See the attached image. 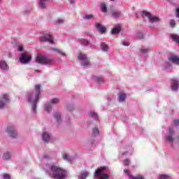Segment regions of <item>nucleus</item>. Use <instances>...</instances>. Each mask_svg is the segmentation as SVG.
Instances as JSON below:
<instances>
[{"label":"nucleus","mask_w":179,"mask_h":179,"mask_svg":"<svg viewBox=\"0 0 179 179\" xmlns=\"http://www.w3.org/2000/svg\"><path fill=\"white\" fill-rule=\"evenodd\" d=\"M45 170L52 178L55 179H65L68 173L66 171L62 169L59 166L55 164H46L45 166Z\"/></svg>","instance_id":"1"},{"label":"nucleus","mask_w":179,"mask_h":179,"mask_svg":"<svg viewBox=\"0 0 179 179\" xmlns=\"http://www.w3.org/2000/svg\"><path fill=\"white\" fill-rule=\"evenodd\" d=\"M41 86L40 85H35V92H29L27 95V100L31 104V114L36 115L37 110V102L40 99Z\"/></svg>","instance_id":"2"},{"label":"nucleus","mask_w":179,"mask_h":179,"mask_svg":"<svg viewBox=\"0 0 179 179\" xmlns=\"http://www.w3.org/2000/svg\"><path fill=\"white\" fill-rule=\"evenodd\" d=\"M36 61L37 64H41V65H54L55 64V59L43 55H38Z\"/></svg>","instance_id":"3"},{"label":"nucleus","mask_w":179,"mask_h":179,"mask_svg":"<svg viewBox=\"0 0 179 179\" xmlns=\"http://www.w3.org/2000/svg\"><path fill=\"white\" fill-rule=\"evenodd\" d=\"M110 176H108V171H107L106 167H103L98 169L95 171L94 175V179H108Z\"/></svg>","instance_id":"4"},{"label":"nucleus","mask_w":179,"mask_h":179,"mask_svg":"<svg viewBox=\"0 0 179 179\" xmlns=\"http://www.w3.org/2000/svg\"><path fill=\"white\" fill-rule=\"evenodd\" d=\"M78 59L81 61V65L84 68L90 66V62L89 61V58L85 53H82V52H80L78 55Z\"/></svg>","instance_id":"5"},{"label":"nucleus","mask_w":179,"mask_h":179,"mask_svg":"<svg viewBox=\"0 0 179 179\" xmlns=\"http://www.w3.org/2000/svg\"><path fill=\"white\" fill-rule=\"evenodd\" d=\"M141 15L143 17H148L150 23H156L159 22V17L152 16L148 12L143 11Z\"/></svg>","instance_id":"6"},{"label":"nucleus","mask_w":179,"mask_h":179,"mask_svg":"<svg viewBox=\"0 0 179 179\" xmlns=\"http://www.w3.org/2000/svg\"><path fill=\"white\" fill-rule=\"evenodd\" d=\"M166 142L173 143L174 142V127H170L166 136Z\"/></svg>","instance_id":"7"},{"label":"nucleus","mask_w":179,"mask_h":179,"mask_svg":"<svg viewBox=\"0 0 179 179\" xmlns=\"http://www.w3.org/2000/svg\"><path fill=\"white\" fill-rule=\"evenodd\" d=\"M30 61H31V56L29 55L27 52H24L21 55L20 58L21 64H27L28 62H30Z\"/></svg>","instance_id":"8"},{"label":"nucleus","mask_w":179,"mask_h":179,"mask_svg":"<svg viewBox=\"0 0 179 179\" xmlns=\"http://www.w3.org/2000/svg\"><path fill=\"white\" fill-rule=\"evenodd\" d=\"M9 103V96L8 94H4L3 96L0 98V109L4 108V107Z\"/></svg>","instance_id":"9"},{"label":"nucleus","mask_w":179,"mask_h":179,"mask_svg":"<svg viewBox=\"0 0 179 179\" xmlns=\"http://www.w3.org/2000/svg\"><path fill=\"white\" fill-rule=\"evenodd\" d=\"M40 41H48L50 44H54V38L51 34H46L39 38Z\"/></svg>","instance_id":"10"},{"label":"nucleus","mask_w":179,"mask_h":179,"mask_svg":"<svg viewBox=\"0 0 179 179\" xmlns=\"http://www.w3.org/2000/svg\"><path fill=\"white\" fill-rule=\"evenodd\" d=\"M6 132L9 134L11 138H16V136H17V133L16 132V130H15V127L12 126L7 127Z\"/></svg>","instance_id":"11"},{"label":"nucleus","mask_w":179,"mask_h":179,"mask_svg":"<svg viewBox=\"0 0 179 179\" xmlns=\"http://www.w3.org/2000/svg\"><path fill=\"white\" fill-rule=\"evenodd\" d=\"M179 80L176 79H172L171 83V87L172 90L177 91L178 90Z\"/></svg>","instance_id":"12"},{"label":"nucleus","mask_w":179,"mask_h":179,"mask_svg":"<svg viewBox=\"0 0 179 179\" xmlns=\"http://www.w3.org/2000/svg\"><path fill=\"white\" fill-rule=\"evenodd\" d=\"M169 59L171 62H173V64H176V65H178L179 64V57L176 55H169Z\"/></svg>","instance_id":"13"},{"label":"nucleus","mask_w":179,"mask_h":179,"mask_svg":"<svg viewBox=\"0 0 179 179\" xmlns=\"http://www.w3.org/2000/svg\"><path fill=\"white\" fill-rule=\"evenodd\" d=\"M124 173L125 174H127L129 176V178H130V179H143L144 178L143 176H142V175H138L136 177H134L132 175H131V173H129V171L128 169H124Z\"/></svg>","instance_id":"14"},{"label":"nucleus","mask_w":179,"mask_h":179,"mask_svg":"<svg viewBox=\"0 0 179 179\" xmlns=\"http://www.w3.org/2000/svg\"><path fill=\"white\" fill-rule=\"evenodd\" d=\"M50 138H51V136L50 135V134H48V132L44 131L43 133L42 139L43 142H45V143H47L48 142H50Z\"/></svg>","instance_id":"15"},{"label":"nucleus","mask_w":179,"mask_h":179,"mask_svg":"<svg viewBox=\"0 0 179 179\" xmlns=\"http://www.w3.org/2000/svg\"><path fill=\"white\" fill-rule=\"evenodd\" d=\"M96 28L101 34H103V33H106V27H104L100 23H96Z\"/></svg>","instance_id":"16"},{"label":"nucleus","mask_w":179,"mask_h":179,"mask_svg":"<svg viewBox=\"0 0 179 179\" xmlns=\"http://www.w3.org/2000/svg\"><path fill=\"white\" fill-rule=\"evenodd\" d=\"M121 31V24H117L114 26L113 29H112V34H118Z\"/></svg>","instance_id":"17"},{"label":"nucleus","mask_w":179,"mask_h":179,"mask_svg":"<svg viewBox=\"0 0 179 179\" xmlns=\"http://www.w3.org/2000/svg\"><path fill=\"white\" fill-rule=\"evenodd\" d=\"M121 15H122L121 11L113 10L111 12V16L113 19H118L119 17H121Z\"/></svg>","instance_id":"18"},{"label":"nucleus","mask_w":179,"mask_h":179,"mask_svg":"<svg viewBox=\"0 0 179 179\" xmlns=\"http://www.w3.org/2000/svg\"><path fill=\"white\" fill-rule=\"evenodd\" d=\"M53 117L55 120L57 121V122H58V124H59L61 121H62V119L61 118V113L59 112H55L53 114Z\"/></svg>","instance_id":"19"},{"label":"nucleus","mask_w":179,"mask_h":179,"mask_svg":"<svg viewBox=\"0 0 179 179\" xmlns=\"http://www.w3.org/2000/svg\"><path fill=\"white\" fill-rule=\"evenodd\" d=\"M62 157L64 160H66V162H69V163H72V162L73 161V157L69 156L66 153H64Z\"/></svg>","instance_id":"20"},{"label":"nucleus","mask_w":179,"mask_h":179,"mask_svg":"<svg viewBox=\"0 0 179 179\" xmlns=\"http://www.w3.org/2000/svg\"><path fill=\"white\" fill-rule=\"evenodd\" d=\"M50 0H39V6L42 9H47V1Z\"/></svg>","instance_id":"21"},{"label":"nucleus","mask_w":179,"mask_h":179,"mask_svg":"<svg viewBox=\"0 0 179 179\" xmlns=\"http://www.w3.org/2000/svg\"><path fill=\"white\" fill-rule=\"evenodd\" d=\"M125 99H127V94L123 93H119L118 94V101L120 103H122V101H125Z\"/></svg>","instance_id":"22"},{"label":"nucleus","mask_w":179,"mask_h":179,"mask_svg":"<svg viewBox=\"0 0 179 179\" xmlns=\"http://www.w3.org/2000/svg\"><path fill=\"white\" fill-rule=\"evenodd\" d=\"M9 67L8 66V64L3 61H0V69H8Z\"/></svg>","instance_id":"23"},{"label":"nucleus","mask_w":179,"mask_h":179,"mask_svg":"<svg viewBox=\"0 0 179 179\" xmlns=\"http://www.w3.org/2000/svg\"><path fill=\"white\" fill-rule=\"evenodd\" d=\"M88 176H89V172H87V171L83 172L78 176V179H86Z\"/></svg>","instance_id":"24"},{"label":"nucleus","mask_w":179,"mask_h":179,"mask_svg":"<svg viewBox=\"0 0 179 179\" xmlns=\"http://www.w3.org/2000/svg\"><path fill=\"white\" fill-rule=\"evenodd\" d=\"M79 43L80 44H81V45H89V41L85 39V38H81L79 40Z\"/></svg>","instance_id":"25"},{"label":"nucleus","mask_w":179,"mask_h":179,"mask_svg":"<svg viewBox=\"0 0 179 179\" xmlns=\"http://www.w3.org/2000/svg\"><path fill=\"white\" fill-rule=\"evenodd\" d=\"M44 109H45V111L50 113V111L52 110V106H51V104L50 103H46L45 104Z\"/></svg>","instance_id":"26"},{"label":"nucleus","mask_w":179,"mask_h":179,"mask_svg":"<svg viewBox=\"0 0 179 179\" xmlns=\"http://www.w3.org/2000/svg\"><path fill=\"white\" fill-rule=\"evenodd\" d=\"M101 48L102 51H104L105 52H107V51H108V45H107V44H106L105 43H103L101 45Z\"/></svg>","instance_id":"27"},{"label":"nucleus","mask_w":179,"mask_h":179,"mask_svg":"<svg viewBox=\"0 0 179 179\" xmlns=\"http://www.w3.org/2000/svg\"><path fill=\"white\" fill-rule=\"evenodd\" d=\"M101 10L103 13H106V12H107V6L106 5L105 3H101Z\"/></svg>","instance_id":"28"},{"label":"nucleus","mask_w":179,"mask_h":179,"mask_svg":"<svg viewBox=\"0 0 179 179\" xmlns=\"http://www.w3.org/2000/svg\"><path fill=\"white\" fill-rule=\"evenodd\" d=\"M140 52L141 55H145V54H148V52H149V48H141L140 49Z\"/></svg>","instance_id":"29"},{"label":"nucleus","mask_w":179,"mask_h":179,"mask_svg":"<svg viewBox=\"0 0 179 179\" xmlns=\"http://www.w3.org/2000/svg\"><path fill=\"white\" fill-rule=\"evenodd\" d=\"M90 117H92V118H94V120H98L99 116L97 115V113L93 112V111H90L89 113Z\"/></svg>","instance_id":"30"},{"label":"nucleus","mask_w":179,"mask_h":179,"mask_svg":"<svg viewBox=\"0 0 179 179\" xmlns=\"http://www.w3.org/2000/svg\"><path fill=\"white\" fill-rule=\"evenodd\" d=\"M52 51H56V52H58V54H60V55H62V57H65V55H66L65 54V52H62L61 50H59L58 48H53Z\"/></svg>","instance_id":"31"},{"label":"nucleus","mask_w":179,"mask_h":179,"mask_svg":"<svg viewBox=\"0 0 179 179\" xmlns=\"http://www.w3.org/2000/svg\"><path fill=\"white\" fill-rule=\"evenodd\" d=\"M100 134V131H99V129L97 127H95L92 129V135L94 136H97Z\"/></svg>","instance_id":"32"},{"label":"nucleus","mask_w":179,"mask_h":179,"mask_svg":"<svg viewBox=\"0 0 179 179\" xmlns=\"http://www.w3.org/2000/svg\"><path fill=\"white\" fill-rule=\"evenodd\" d=\"M50 103L51 104H57V103H59V99L58 98H53L50 99Z\"/></svg>","instance_id":"33"},{"label":"nucleus","mask_w":179,"mask_h":179,"mask_svg":"<svg viewBox=\"0 0 179 179\" xmlns=\"http://www.w3.org/2000/svg\"><path fill=\"white\" fill-rule=\"evenodd\" d=\"M94 17V15H85L83 16V19H85L86 20H90Z\"/></svg>","instance_id":"34"},{"label":"nucleus","mask_w":179,"mask_h":179,"mask_svg":"<svg viewBox=\"0 0 179 179\" xmlns=\"http://www.w3.org/2000/svg\"><path fill=\"white\" fill-rule=\"evenodd\" d=\"M10 156H12V155L10 152H6L3 154V159L9 160V159H10Z\"/></svg>","instance_id":"35"},{"label":"nucleus","mask_w":179,"mask_h":179,"mask_svg":"<svg viewBox=\"0 0 179 179\" xmlns=\"http://www.w3.org/2000/svg\"><path fill=\"white\" fill-rule=\"evenodd\" d=\"M159 179H172L171 176L169 175H161L159 176Z\"/></svg>","instance_id":"36"},{"label":"nucleus","mask_w":179,"mask_h":179,"mask_svg":"<svg viewBox=\"0 0 179 179\" xmlns=\"http://www.w3.org/2000/svg\"><path fill=\"white\" fill-rule=\"evenodd\" d=\"M131 163V162L129 161V159H126L123 161V164L124 166H129V164Z\"/></svg>","instance_id":"37"},{"label":"nucleus","mask_w":179,"mask_h":179,"mask_svg":"<svg viewBox=\"0 0 179 179\" xmlns=\"http://www.w3.org/2000/svg\"><path fill=\"white\" fill-rule=\"evenodd\" d=\"M145 37V35H143V34L142 32H138L137 34V38H140V39H142Z\"/></svg>","instance_id":"38"},{"label":"nucleus","mask_w":179,"mask_h":179,"mask_svg":"<svg viewBox=\"0 0 179 179\" xmlns=\"http://www.w3.org/2000/svg\"><path fill=\"white\" fill-rule=\"evenodd\" d=\"M64 22H65L64 20V19H59L55 22L56 24H62V23H64Z\"/></svg>","instance_id":"39"},{"label":"nucleus","mask_w":179,"mask_h":179,"mask_svg":"<svg viewBox=\"0 0 179 179\" xmlns=\"http://www.w3.org/2000/svg\"><path fill=\"white\" fill-rule=\"evenodd\" d=\"M170 26L171 27H176V20H171L170 21Z\"/></svg>","instance_id":"40"},{"label":"nucleus","mask_w":179,"mask_h":179,"mask_svg":"<svg viewBox=\"0 0 179 179\" xmlns=\"http://www.w3.org/2000/svg\"><path fill=\"white\" fill-rule=\"evenodd\" d=\"M3 179H10V175L5 173L3 175Z\"/></svg>","instance_id":"41"},{"label":"nucleus","mask_w":179,"mask_h":179,"mask_svg":"<svg viewBox=\"0 0 179 179\" xmlns=\"http://www.w3.org/2000/svg\"><path fill=\"white\" fill-rule=\"evenodd\" d=\"M173 124L175 127H178L179 125V120H175L173 121Z\"/></svg>","instance_id":"42"},{"label":"nucleus","mask_w":179,"mask_h":179,"mask_svg":"<svg viewBox=\"0 0 179 179\" xmlns=\"http://www.w3.org/2000/svg\"><path fill=\"white\" fill-rule=\"evenodd\" d=\"M74 108H75L73 107V106H67V110L69 111H73Z\"/></svg>","instance_id":"43"},{"label":"nucleus","mask_w":179,"mask_h":179,"mask_svg":"<svg viewBox=\"0 0 179 179\" xmlns=\"http://www.w3.org/2000/svg\"><path fill=\"white\" fill-rule=\"evenodd\" d=\"M96 82H99V83L103 82V78L101 77H96Z\"/></svg>","instance_id":"44"},{"label":"nucleus","mask_w":179,"mask_h":179,"mask_svg":"<svg viewBox=\"0 0 179 179\" xmlns=\"http://www.w3.org/2000/svg\"><path fill=\"white\" fill-rule=\"evenodd\" d=\"M122 45H124L125 47H128V45H129V43L127 42V41H123L122 43Z\"/></svg>","instance_id":"45"},{"label":"nucleus","mask_w":179,"mask_h":179,"mask_svg":"<svg viewBox=\"0 0 179 179\" xmlns=\"http://www.w3.org/2000/svg\"><path fill=\"white\" fill-rule=\"evenodd\" d=\"M176 16L179 18V8H176Z\"/></svg>","instance_id":"46"},{"label":"nucleus","mask_w":179,"mask_h":179,"mask_svg":"<svg viewBox=\"0 0 179 179\" xmlns=\"http://www.w3.org/2000/svg\"><path fill=\"white\" fill-rule=\"evenodd\" d=\"M18 51H20V52H22V51H23V47H22V46H18Z\"/></svg>","instance_id":"47"},{"label":"nucleus","mask_w":179,"mask_h":179,"mask_svg":"<svg viewBox=\"0 0 179 179\" xmlns=\"http://www.w3.org/2000/svg\"><path fill=\"white\" fill-rule=\"evenodd\" d=\"M170 66H171V64H170L169 63L166 64V68H170Z\"/></svg>","instance_id":"48"},{"label":"nucleus","mask_w":179,"mask_h":179,"mask_svg":"<svg viewBox=\"0 0 179 179\" xmlns=\"http://www.w3.org/2000/svg\"><path fill=\"white\" fill-rule=\"evenodd\" d=\"M49 157H49L48 155H44V156H43V158H44V159H48Z\"/></svg>","instance_id":"49"},{"label":"nucleus","mask_w":179,"mask_h":179,"mask_svg":"<svg viewBox=\"0 0 179 179\" xmlns=\"http://www.w3.org/2000/svg\"><path fill=\"white\" fill-rule=\"evenodd\" d=\"M127 153H128V152H124L122 153V155L124 156L125 155H127Z\"/></svg>","instance_id":"50"},{"label":"nucleus","mask_w":179,"mask_h":179,"mask_svg":"<svg viewBox=\"0 0 179 179\" xmlns=\"http://www.w3.org/2000/svg\"><path fill=\"white\" fill-rule=\"evenodd\" d=\"M70 3H73V0H69Z\"/></svg>","instance_id":"51"},{"label":"nucleus","mask_w":179,"mask_h":179,"mask_svg":"<svg viewBox=\"0 0 179 179\" xmlns=\"http://www.w3.org/2000/svg\"><path fill=\"white\" fill-rule=\"evenodd\" d=\"M171 148H173V144L171 145Z\"/></svg>","instance_id":"52"},{"label":"nucleus","mask_w":179,"mask_h":179,"mask_svg":"<svg viewBox=\"0 0 179 179\" xmlns=\"http://www.w3.org/2000/svg\"><path fill=\"white\" fill-rule=\"evenodd\" d=\"M110 1H115V0H110Z\"/></svg>","instance_id":"53"}]
</instances>
